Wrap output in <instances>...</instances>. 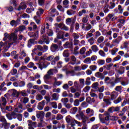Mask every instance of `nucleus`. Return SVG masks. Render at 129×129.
Listing matches in <instances>:
<instances>
[{"label":"nucleus","instance_id":"obj_34","mask_svg":"<svg viewBox=\"0 0 129 129\" xmlns=\"http://www.w3.org/2000/svg\"><path fill=\"white\" fill-rule=\"evenodd\" d=\"M97 63L99 66H102L105 63V60H104V59H98Z\"/></svg>","mask_w":129,"mask_h":129},{"label":"nucleus","instance_id":"obj_32","mask_svg":"<svg viewBox=\"0 0 129 129\" xmlns=\"http://www.w3.org/2000/svg\"><path fill=\"white\" fill-rule=\"evenodd\" d=\"M86 113H87V114H89V113H91L90 116H92L94 113V111L93 109L89 108L86 109Z\"/></svg>","mask_w":129,"mask_h":129},{"label":"nucleus","instance_id":"obj_20","mask_svg":"<svg viewBox=\"0 0 129 129\" xmlns=\"http://www.w3.org/2000/svg\"><path fill=\"white\" fill-rule=\"evenodd\" d=\"M28 126H31L32 127H36L37 122H33L31 120H28Z\"/></svg>","mask_w":129,"mask_h":129},{"label":"nucleus","instance_id":"obj_18","mask_svg":"<svg viewBox=\"0 0 129 129\" xmlns=\"http://www.w3.org/2000/svg\"><path fill=\"white\" fill-rule=\"evenodd\" d=\"M80 117H81L84 124L86 123V121L88 119V117L84 115L83 113H81L80 114Z\"/></svg>","mask_w":129,"mask_h":129},{"label":"nucleus","instance_id":"obj_55","mask_svg":"<svg viewBox=\"0 0 129 129\" xmlns=\"http://www.w3.org/2000/svg\"><path fill=\"white\" fill-rule=\"evenodd\" d=\"M115 90L116 91H118V92H121V90H122V87L121 86H117L115 87Z\"/></svg>","mask_w":129,"mask_h":129},{"label":"nucleus","instance_id":"obj_59","mask_svg":"<svg viewBox=\"0 0 129 129\" xmlns=\"http://www.w3.org/2000/svg\"><path fill=\"white\" fill-rule=\"evenodd\" d=\"M100 36H101V33L99 31H97L95 33V39H97V38H98V37H100Z\"/></svg>","mask_w":129,"mask_h":129},{"label":"nucleus","instance_id":"obj_62","mask_svg":"<svg viewBox=\"0 0 129 129\" xmlns=\"http://www.w3.org/2000/svg\"><path fill=\"white\" fill-rule=\"evenodd\" d=\"M85 51H86V48L85 47H82L80 50V54L81 55H83L85 53Z\"/></svg>","mask_w":129,"mask_h":129},{"label":"nucleus","instance_id":"obj_29","mask_svg":"<svg viewBox=\"0 0 129 129\" xmlns=\"http://www.w3.org/2000/svg\"><path fill=\"white\" fill-rule=\"evenodd\" d=\"M115 76H116V78L114 80L115 83H118L120 81H121V80H122L123 79V78L122 77L118 78L119 76L117 74H115Z\"/></svg>","mask_w":129,"mask_h":129},{"label":"nucleus","instance_id":"obj_21","mask_svg":"<svg viewBox=\"0 0 129 129\" xmlns=\"http://www.w3.org/2000/svg\"><path fill=\"white\" fill-rule=\"evenodd\" d=\"M66 120L67 123H70L71 124L72 121L76 120L72 119V117L70 115H68L66 117Z\"/></svg>","mask_w":129,"mask_h":129},{"label":"nucleus","instance_id":"obj_23","mask_svg":"<svg viewBox=\"0 0 129 129\" xmlns=\"http://www.w3.org/2000/svg\"><path fill=\"white\" fill-rule=\"evenodd\" d=\"M25 30H26V26L22 25L17 28L15 31L17 33V32H23V31H25Z\"/></svg>","mask_w":129,"mask_h":129},{"label":"nucleus","instance_id":"obj_27","mask_svg":"<svg viewBox=\"0 0 129 129\" xmlns=\"http://www.w3.org/2000/svg\"><path fill=\"white\" fill-rule=\"evenodd\" d=\"M62 24V23H60L59 24L55 23L54 24V26L55 27V32L56 33H58V32H59V28H60L61 29Z\"/></svg>","mask_w":129,"mask_h":129},{"label":"nucleus","instance_id":"obj_16","mask_svg":"<svg viewBox=\"0 0 129 129\" xmlns=\"http://www.w3.org/2000/svg\"><path fill=\"white\" fill-rule=\"evenodd\" d=\"M58 48L59 46L56 44H52L50 46V50L53 52L58 51Z\"/></svg>","mask_w":129,"mask_h":129},{"label":"nucleus","instance_id":"obj_49","mask_svg":"<svg viewBox=\"0 0 129 129\" xmlns=\"http://www.w3.org/2000/svg\"><path fill=\"white\" fill-rule=\"evenodd\" d=\"M86 64H91V59L90 57H87L84 60Z\"/></svg>","mask_w":129,"mask_h":129},{"label":"nucleus","instance_id":"obj_48","mask_svg":"<svg viewBox=\"0 0 129 129\" xmlns=\"http://www.w3.org/2000/svg\"><path fill=\"white\" fill-rule=\"evenodd\" d=\"M16 118H17L19 121H22V120H23V115H22V114L17 113Z\"/></svg>","mask_w":129,"mask_h":129},{"label":"nucleus","instance_id":"obj_7","mask_svg":"<svg viewBox=\"0 0 129 129\" xmlns=\"http://www.w3.org/2000/svg\"><path fill=\"white\" fill-rule=\"evenodd\" d=\"M118 96V93L115 91H113L110 94V100H115Z\"/></svg>","mask_w":129,"mask_h":129},{"label":"nucleus","instance_id":"obj_44","mask_svg":"<svg viewBox=\"0 0 129 129\" xmlns=\"http://www.w3.org/2000/svg\"><path fill=\"white\" fill-rule=\"evenodd\" d=\"M46 34L49 37H52V36H53V35H54V33L53 32V30H52V29H48V30H47Z\"/></svg>","mask_w":129,"mask_h":129},{"label":"nucleus","instance_id":"obj_36","mask_svg":"<svg viewBox=\"0 0 129 129\" xmlns=\"http://www.w3.org/2000/svg\"><path fill=\"white\" fill-rule=\"evenodd\" d=\"M91 49L93 52L95 53H96V52L98 51L99 50V48H98V47H97V45H93L91 46Z\"/></svg>","mask_w":129,"mask_h":129},{"label":"nucleus","instance_id":"obj_2","mask_svg":"<svg viewBox=\"0 0 129 129\" xmlns=\"http://www.w3.org/2000/svg\"><path fill=\"white\" fill-rule=\"evenodd\" d=\"M37 65L38 68L40 69V70H43V68L46 69L48 66L50 65V62L44 59L42 62H41L40 63H37Z\"/></svg>","mask_w":129,"mask_h":129},{"label":"nucleus","instance_id":"obj_5","mask_svg":"<svg viewBox=\"0 0 129 129\" xmlns=\"http://www.w3.org/2000/svg\"><path fill=\"white\" fill-rule=\"evenodd\" d=\"M46 104V100H43L41 102L38 103L37 105V108L39 110H43L44 109V107Z\"/></svg>","mask_w":129,"mask_h":129},{"label":"nucleus","instance_id":"obj_51","mask_svg":"<svg viewBox=\"0 0 129 129\" xmlns=\"http://www.w3.org/2000/svg\"><path fill=\"white\" fill-rule=\"evenodd\" d=\"M56 120H61V119H63V115L61 114H57L56 116Z\"/></svg>","mask_w":129,"mask_h":129},{"label":"nucleus","instance_id":"obj_22","mask_svg":"<svg viewBox=\"0 0 129 129\" xmlns=\"http://www.w3.org/2000/svg\"><path fill=\"white\" fill-rule=\"evenodd\" d=\"M56 13H57V10L55 9L51 8L49 11V14L51 17H55Z\"/></svg>","mask_w":129,"mask_h":129},{"label":"nucleus","instance_id":"obj_6","mask_svg":"<svg viewBox=\"0 0 129 129\" xmlns=\"http://www.w3.org/2000/svg\"><path fill=\"white\" fill-rule=\"evenodd\" d=\"M63 47L65 49H73V42L67 41L63 44Z\"/></svg>","mask_w":129,"mask_h":129},{"label":"nucleus","instance_id":"obj_31","mask_svg":"<svg viewBox=\"0 0 129 129\" xmlns=\"http://www.w3.org/2000/svg\"><path fill=\"white\" fill-rule=\"evenodd\" d=\"M10 25L12 27H17L19 25L18 21L13 20L10 22Z\"/></svg>","mask_w":129,"mask_h":129},{"label":"nucleus","instance_id":"obj_38","mask_svg":"<svg viewBox=\"0 0 129 129\" xmlns=\"http://www.w3.org/2000/svg\"><path fill=\"white\" fill-rule=\"evenodd\" d=\"M52 98L53 100L57 101L59 99V94L57 93H53L52 95Z\"/></svg>","mask_w":129,"mask_h":129},{"label":"nucleus","instance_id":"obj_8","mask_svg":"<svg viewBox=\"0 0 129 129\" xmlns=\"http://www.w3.org/2000/svg\"><path fill=\"white\" fill-rule=\"evenodd\" d=\"M75 123L78 124V126H81V123L77 120L72 121V123L71 124V126L69 129H75Z\"/></svg>","mask_w":129,"mask_h":129},{"label":"nucleus","instance_id":"obj_1","mask_svg":"<svg viewBox=\"0 0 129 129\" xmlns=\"http://www.w3.org/2000/svg\"><path fill=\"white\" fill-rule=\"evenodd\" d=\"M5 38L3 39L4 41H7V39H9V40H13V41L16 43L17 40H18V36L15 33H12L11 35L8 34V33H5L4 34Z\"/></svg>","mask_w":129,"mask_h":129},{"label":"nucleus","instance_id":"obj_40","mask_svg":"<svg viewBox=\"0 0 129 129\" xmlns=\"http://www.w3.org/2000/svg\"><path fill=\"white\" fill-rule=\"evenodd\" d=\"M118 51V48H114L110 50V53L112 56H114L116 54V52Z\"/></svg>","mask_w":129,"mask_h":129},{"label":"nucleus","instance_id":"obj_52","mask_svg":"<svg viewBox=\"0 0 129 129\" xmlns=\"http://www.w3.org/2000/svg\"><path fill=\"white\" fill-rule=\"evenodd\" d=\"M10 126H11L10 123H8V122L4 123V129H9V128H10Z\"/></svg>","mask_w":129,"mask_h":129},{"label":"nucleus","instance_id":"obj_42","mask_svg":"<svg viewBox=\"0 0 129 129\" xmlns=\"http://www.w3.org/2000/svg\"><path fill=\"white\" fill-rule=\"evenodd\" d=\"M121 59V56L119 55H117L114 58H113V62H116L117 61H119Z\"/></svg>","mask_w":129,"mask_h":129},{"label":"nucleus","instance_id":"obj_53","mask_svg":"<svg viewBox=\"0 0 129 129\" xmlns=\"http://www.w3.org/2000/svg\"><path fill=\"white\" fill-rule=\"evenodd\" d=\"M89 68L91 71H95L97 69V66L96 65H92L89 67Z\"/></svg>","mask_w":129,"mask_h":129},{"label":"nucleus","instance_id":"obj_17","mask_svg":"<svg viewBox=\"0 0 129 129\" xmlns=\"http://www.w3.org/2000/svg\"><path fill=\"white\" fill-rule=\"evenodd\" d=\"M11 92H12L11 95L13 97H19L20 95V93L17 91V90L15 89H13L11 90Z\"/></svg>","mask_w":129,"mask_h":129},{"label":"nucleus","instance_id":"obj_64","mask_svg":"<svg viewBox=\"0 0 129 129\" xmlns=\"http://www.w3.org/2000/svg\"><path fill=\"white\" fill-rule=\"evenodd\" d=\"M88 42L90 43V45H93L94 44V38L91 37L88 39Z\"/></svg>","mask_w":129,"mask_h":129},{"label":"nucleus","instance_id":"obj_45","mask_svg":"<svg viewBox=\"0 0 129 129\" xmlns=\"http://www.w3.org/2000/svg\"><path fill=\"white\" fill-rule=\"evenodd\" d=\"M34 39H31L28 41V47L29 48H31V46H32V44H34V42H35Z\"/></svg>","mask_w":129,"mask_h":129},{"label":"nucleus","instance_id":"obj_15","mask_svg":"<svg viewBox=\"0 0 129 129\" xmlns=\"http://www.w3.org/2000/svg\"><path fill=\"white\" fill-rule=\"evenodd\" d=\"M70 60L71 61L70 63H69L68 65L70 64H71L72 65H75V64H76V61L77 59L74 55L70 56Z\"/></svg>","mask_w":129,"mask_h":129},{"label":"nucleus","instance_id":"obj_61","mask_svg":"<svg viewBox=\"0 0 129 129\" xmlns=\"http://www.w3.org/2000/svg\"><path fill=\"white\" fill-rule=\"evenodd\" d=\"M73 37H74V40H77V39H79V34L76 33H74L73 34Z\"/></svg>","mask_w":129,"mask_h":129},{"label":"nucleus","instance_id":"obj_30","mask_svg":"<svg viewBox=\"0 0 129 129\" xmlns=\"http://www.w3.org/2000/svg\"><path fill=\"white\" fill-rule=\"evenodd\" d=\"M113 17V14H109L105 18L106 23H108V22H109V21H110L111 19H112Z\"/></svg>","mask_w":129,"mask_h":129},{"label":"nucleus","instance_id":"obj_24","mask_svg":"<svg viewBox=\"0 0 129 129\" xmlns=\"http://www.w3.org/2000/svg\"><path fill=\"white\" fill-rule=\"evenodd\" d=\"M95 76L96 77H97L98 78H100V79H101L102 80L104 79V75H103V74L98 72H97L96 74H95Z\"/></svg>","mask_w":129,"mask_h":129},{"label":"nucleus","instance_id":"obj_41","mask_svg":"<svg viewBox=\"0 0 129 129\" xmlns=\"http://www.w3.org/2000/svg\"><path fill=\"white\" fill-rule=\"evenodd\" d=\"M104 41V37L103 36H100L97 40V43L98 44H100L101 43H102Z\"/></svg>","mask_w":129,"mask_h":129},{"label":"nucleus","instance_id":"obj_60","mask_svg":"<svg viewBox=\"0 0 129 129\" xmlns=\"http://www.w3.org/2000/svg\"><path fill=\"white\" fill-rule=\"evenodd\" d=\"M11 114L12 118H14V119H16V118H17V115H18V113H16L14 111H13L11 113Z\"/></svg>","mask_w":129,"mask_h":129},{"label":"nucleus","instance_id":"obj_56","mask_svg":"<svg viewBox=\"0 0 129 129\" xmlns=\"http://www.w3.org/2000/svg\"><path fill=\"white\" fill-rule=\"evenodd\" d=\"M10 73L12 74V75H16V74L18 73V70L13 68V69L11 70Z\"/></svg>","mask_w":129,"mask_h":129},{"label":"nucleus","instance_id":"obj_10","mask_svg":"<svg viewBox=\"0 0 129 129\" xmlns=\"http://www.w3.org/2000/svg\"><path fill=\"white\" fill-rule=\"evenodd\" d=\"M30 38H33L34 40H37L39 38V31H36L35 33H29Z\"/></svg>","mask_w":129,"mask_h":129},{"label":"nucleus","instance_id":"obj_50","mask_svg":"<svg viewBox=\"0 0 129 129\" xmlns=\"http://www.w3.org/2000/svg\"><path fill=\"white\" fill-rule=\"evenodd\" d=\"M60 30H64V31H69V28L66 26L65 24L62 23Z\"/></svg>","mask_w":129,"mask_h":129},{"label":"nucleus","instance_id":"obj_33","mask_svg":"<svg viewBox=\"0 0 129 129\" xmlns=\"http://www.w3.org/2000/svg\"><path fill=\"white\" fill-rule=\"evenodd\" d=\"M50 78H51V76H50V75H48V74H46L43 77L44 82L45 83H48V80H49Z\"/></svg>","mask_w":129,"mask_h":129},{"label":"nucleus","instance_id":"obj_14","mask_svg":"<svg viewBox=\"0 0 129 129\" xmlns=\"http://www.w3.org/2000/svg\"><path fill=\"white\" fill-rule=\"evenodd\" d=\"M125 72V69H124V67H120L119 69L117 70L116 73L117 74H119L120 75H122Z\"/></svg>","mask_w":129,"mask_h":129},{"label":"nucleus","instance_id":"obj_26","mask_svg":"<svg viewBox=\"0 0 129 129\" xmlns=\"http://www.w3.org/2000/svg\"><path fill=\"white\" fill-rule=\"evenodd\" d=\"M86 100V102H87V103H89L90 104L94 103L95 101V100H94V98L91 99L90 97H87Z\"/></svg>","mask_w":129,"mask_h":129},{"label":"nucleus","instance_id":"obj_13","mask_svg":"<svg viewBox=\"0 0 129 129\" xmlns=\"http://www.w3.org/2000/svg\"><path fill=\"white\" fill-rule=\"evenodd\" d=\"M57 33V39H63L64 38V34L65 33L64 32H63L61 30H58Z\"/></svg>","mask_w":129,"mask_h":129},{"label":"nucleus","instance_id":"obj_4","mask_svg":"<svg viewBox=\"0 0 129 129\" xmlns=\"http://www.w3.org/2000/svg\"><path fill=\"white\" fill-rule=\"evenodd\" d=\"M25 110L26 108H24V107H23V104L20 103L18 106V108L15 109L14 111H15V112H19L20 113L21 112H23V111Z\"/></svg>","mask_w":129,"mask_h":129},{"label":"nucleus","instance_id":"obj_9","mask_svg":"<svg viewBox=\"0 0 129 129\" xmlns=\"http://www.w3.org/2000/svg\"><path fill=\"white\" fill-rule=\"evenodd\" d=\"M105 115H106V117H105L104 118H103V121H104V122H102V123H105V124H106L107 125V124H108L110 122L109 121V114H108V113L106 112Z\"/></svg>","mask_w":129,"mask_h":129},{"label":"nucleus","instance_id":"obj_12","mask_svg":"<svg viewBox=\"0 0 129 129\" xmlns=\"http://www.w3.org/2000/svg\"><path fill=\"white\" fill-rule=\"evenodd\" d=\"M66 22L67 25H71V26H73V25L75 24V19L72 18L67 19Z\"/></svg>","mask_w":129,"mask_h":129},{"label":"nucleus","instance_id":"obj_43","mask_svg":"<svg viewBox=\"0 0 129 129\" xmlns=\"http://www.w3.org/2000/svg\"><path fill=\"white\" fill-rule=\"evenodd\" d=\"M78 110V109L77 108V107H73L71 109V113L72 114H75V113H76V112H77V111Z\"/></svg>","mask_w":129,"mask_h":129},{"label":"nucleus","instance_id":"obj_28","mask_svg":"<svg viewBox=\"0 0 129 129\" xmlns=\"http://www.w3.org/2000/svg\"><path fill=\"white\" fill-rule=\"evenodd\" d=\"M43 14H44V10L42 8L38 9L37 12H36L37 16L38 17H41Z\"/></svg>","mask_w":129,"mask_h":129},{"label":"nucleus","instance_id":"obj_57","mask_svg":"<svg viewBox=\"0 0 129 129\" xmlns=\"http://www.w3.org/2000/svg\"><path fill=\"white\" fill-rule=\"evenodd\" d=\"M113 66V63H110L108 65H107L106 66H103V68H105L107 70H109L111 67Z\"/></svg>","mask_w":129,"mask_h":129},{"label":"nucleus","instance_id":"obj_19","mask_svg":"<svg viewBox=\"0 0 129 129\" xmlns=\"http://www.w3.org/2000/svg\"><path fill=\"white\" fill-rule=\"evenodd\" d=\"M70 2L69 0H64L62 2V6L64 9H68L69 8V4Z\"/></svg>","mask_w":129,"mask_h":129},{"label":"nucleus","instance_id":"obj_11","mask_svg":"<svg viewBox=\"0 0 129 129\" xmlns=\"http://www.w3.org/2000/svg\"><path fill=\"white\" fill-rule=\"evenodd\" d=\"M27 9V5L25 2H21L19 7L17 9V11H21V10H26Z\"/></svg>","mask_w":129,"mask_h":129},{"label":"nucleus","instance_id":"obj_3","mask_svg":"<svg viewBox=\"0 0 129 129\" xmlns=\"http://www.w3.org/2000/svg\"><path fill=\"white\" fill-rule=\"evenodd\" d=\"M41 40L38 42V44L40 45L43 44V43H45L47 45L50 43V40H49V37L46 35H42L41 37Z\"/></svg>","mask_w":129,"mask_h":129},{"label":"nucleus","instance_id":"obj_35","mask_svg":"<svg viewBox=\"0 0 129 129\" xmlns=\"http://www.w3.org/2000/svg\"><path fill=\"white\" fill-rule=\"evenodd\" d=\"M35 98L38 101H41V100H43V96L41 94H37Z\"/></svg>","mask_w":129,"mask_h":129},{"label":"nucleus","instance_id":"obj_63","mask_svg":"<svg viewBox=\"0 0 129 129\" xmlns=\"http://www.w3.org/2000/svg\"><path fill=\"white\" fill-rule=\"evenodd\" d=\"M75 72L81 71V67L79 66H76L74 68Z\"/></svg>","mask_w":129,"mask_h":129},{"label":"nucleus","instance_id":"obj_39","mask_svg":"<svg viewBox=\"0 0 129 129\" xmlns=\"http://www.w3.org/2000/svg\"><path fill=\"white\" fill-rule=\"evenodd\" d=\"M92 88L94 89L96 91L98 90V83H94L92 85Z\"/></svg>","mask_w":129,"mask_h":129},{"label":"nucleus","instance_id":"obj_46","mask_svg":"<svg viewBox=\"0 0 129 129\" xmlns=\"http://www.w3.org/2000/svg\"><path fill=\"white\" fill-rule=\"evenodd\" d=\"M115 7V3L112 2H110V4L109 5V9L110 10H112V9H114Z\"/></svg>","mask_w":129,"mask_h":129},{"label":"nucleus","instance_id":"obj_37","mask_svg":"<svg viewBox=\"0 0 129 129\" xmlns=\"http://www.w3.org/2000/svg\"><path fill=\"white\" fill-rule=\"evenodd\" d=\"M28 68H33L34 70H36L37 69V67L35 66V64L33 62H30L28 65Z\"/></svg>","mask_w":129,"mask_h":129},{"label":"nucleus","instance_id":"obj_54","mask_svg":"<svg viewBox=\"0 0 129 129\" xmlns=\"http://www.w3.org/2000/svg\"><path fill=\"white\" fill-rule=\"evenodd\" d=\"M62 55L63 57H69V52L68 51V49L65 50L63 51Z\"/></svg>","mask_w":129,"mask_h":129},{"label":"nucleus","instance_id":"obj_25","mask_svg":"<svg viewBox=\"0 0 129 129\" xmlns=\"http://www.w3.org/2000/svg\"><path fill=\"white\" fill-rule=\"evenodd\" d=\"M122 99H123V97L119 96L116 99L113 101V103H115V104H117V103H119Z\"/></svg>","mask_w":129,"mask_h":129},{"label":"nucleus","instance_id":"obj_47","mask_svg":"<svg viewBox=\"0 0 129 129\" xmlns=\"http://www.w3.org/2000/svg\"><path fill=\"white\" fill-rule=\"evenodd\" d=\"M78 50H79V47L76 46L74 49V54L75 55H78V54H79Z\"/></svg>","mask_w":129,"mask_h":129},{"label":"nucleus","instance_id":"obj_58","mask_svg":"<svg viewBox=\"0 0 129 129\" xmlns=\"http://www.w3.org/2000/svg\"><path fill=\"white\" fill-rule=\"evenodd\" d=\"M50 105L53 108H57L58 107V106L57 105V103L56 102H52L50 103Z\"/></svg>","mask_w":129,"mask_h":129}]
</instances>
